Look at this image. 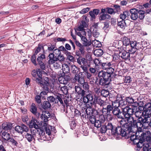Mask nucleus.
<instances>
[{"mask_svg":"<svg viewBox=\"0 0 151 151\" xmlns=\"http://www.w3.org/2000/svg\"><path fill=\"white\" fill-rule=\"evenodd\" d=\"M48 123H29V126L32 124V127L36 129H38L37 131L38 132V134L39 137H36V135L34 134L32 135L29 133L27 132L25 135V138L29 142H31L33 139H36L40 141V140H45L46 139L45 137V131L46 134L48 135H50L52 132H55V130L54 127L48 125Z\"/></svg>","mask_w":151,"mask_h":151,"instance_id":"1","label":"nucleus"},{"mask_svg":"<svg viewBox=\"0 0 151 151\" xmlns=\"http://www.w3.org/2000/svg\"><path fill=\"white\" fill-rule=\"evenodd\" d=\"M135 125L133 123H124L122 127L118 126V134L122 137H129L131 133H134V128Z\"/></svg>","mask_w":151,"mask_h":151,"instance_id":"2","label":"nucleus"},{"mask_svg":"<svg viewBox=\"0 0 151 151\" xmlns=\"http://www.w3.org/2000/svg\"><path fill=\"white\" fill-rule=\"evenodd\" d=\"M36 71L37 78H36V82L39 84L40 86L45 90L47 91L49 85V79L45 78L44 80H42V73L40 69Z\"/></svg>","mask_w":151,"mask_h":151,"instance_id":"3","label":"nucleus"},{"mask_svg":"<svg viewBox=\"0 0 151 151\" xmlns=\"http://www.w3.org/2000/svg\"><path fill=\"white\" fill-rule=\"evenodd\" d=\"M129 12L131 14L130 17L132 20H135L138 18L142 20L145 17V11L142 10L133 8L131 9Z\"/></svg>","mask_w":151,"mask_h":151,"instance_id":"4","label":"nucleus"},{"mask_svg":"<svg viewBox=\"0 0 151 151\" xmlns=\"http://www.w3.org/2000/svg\"><path fill=\"white\" fill-rule=\"evenodd\" d=\"M143 144L141 143V145L137 144V147L135 148L136 151H139L140 149L143 146V151H151V137L147 136L145 138Z\"/></svg>","mask_w":151,"mask_h":151,"instance_id":"5","label":"nucleus"},{"mask_svg":"<svg viewBox=\"0 0 151 151\" xmlns=\"http://www.w3.org/2000/svg\"><path fill=\"white\" fill-rule=\"evenodd\" d=\"M85 105L84 104V106ZM92 106L93 108L94 107V108L93 109L90 106L87 107L86 108H85L84 106L82 107L83 108L84 110L85 111L87 115L91 116L93 115V114L94 115L100 114V110L97 109H98V105L96 104L93 103L92 104Z\"/></svg>","mask_w":151,"mask_h":151,"instance_id":"6","label":"nucleus"},{"mask_svg":"<svg viewBox=\"0 0 151 151\" xmlns=\"http://www.w3.org/2000/svg\"><path fill=\"white\" fill-rule=\"evenodd\" d=\"M113 107L109 104H108L106 106V108L103 107L102 110H100V114L101 113L105 115L106 116V119L108 121L111 120L112 118L110 115L111 111L113 110Z\"/></svg>","mask_w":151,"mask_h":151,"instance_id":"7","label":"nucleus"},{"mask_svg":"<svg viewBox=\"0 0 151 151\" xmlns=\"http://www.w3.org/2000/svg\"><path fill=\"white\" fill-rule=\"evenodd\" d=\"M114 106L122 107L127 104L126 101L123 99L122 97L120 95H118L116 97V99L114 102H112V105Z\"/></svg>","mask_w":151,"mask_h":151,"instance_id":"8","label":"nucleus"},{"mask_svg":"<svg viewBox=\"0 0 151 151\" xmlns=\"http://www.w3.org/2000/svg\"><path fill=\"white\" fill-rule=\"evenodd\" d=\"M113 74L110 72L107 71L106 72H105L103 70H101L99 72L98 76L100 78L111 81V76Z\"/></svg>","mask_w":151,"mask_h":151,"instance_id":"9","label":"nucleus"},{"mask_svg":"<svg viewBox=\"0 0 151 151\" xmlns=\"http://www.w3.org/2000/svg\"><path fill=\"white\" fill-rule=\"evenodd\" d=\"M136 110L135 108H130L128 106H126L124 108H122V111L123 112L124 117L126 116H130L133 115Z\"/></svg>","mask_w":151,"mask_h":151,"instance_id":"10","label":"nucleus"},{"mask_svg":"<svg viewBox=\"0 0 151 151\" xmlns=\"http://www.w3.org/2000/svg\"><path fill=\"white\" fill-rule=\"evenodd\" d=\"M141 134V135H139L138 137L136 138V139L138 140V141L135 140V142H133L134 144H136L137 145V144H139V145H141V143L143 144L144 143V141L145 140V138L147 136H146V133H142Z\"/></svg>","mask_w":151,"mask_h":151,"instance_id":"11","label":"nucleus"},{"mask_svg":"<svg viewBox=\"0 0 151 151\" xmlns=\"http://www.w3.org/2000/svg\"><path fill=\"white\" fill-rule=\"evenodd\" d=\"M126 50L125 48L119 52V56L122 59L125 60H130V53Z\"/></svg>","mask_w":151,"mask_h":151,"instance_id":"12","label":"nucleus"},{"mask_svg":"<svg viewBox=\"0 0 151 151\" xmlns=\"http://www.w3.org/2000/svg\"><path fill=\"white\" fill-rule=\"evenodd\" d=\"M145 115L138 118L137 123H151V116Z\"/></svg>","mask_w":151,"mask_h":151,"instance_id":"13","label":"nucleus"},{"mask_svg":"<svg viewBox=\"0 0 151 151\" xmlns=\"http://www.w3.org/2000/svg\"><path fill=\"white\" fill-rule=\"evenodd\" d=\"M115 105L114 104V105H113L114 108L113 109L112 112L114 115L116 116L118 118L122 119L124 117L123 112L122 111V112L120 111V110L118 108V106H114V105Z\"/></svg>","mask_w":151,"mask_h":151,"instance_id":"14","label":"nucleus"},{"mask_svg":"<svg viewBox=\"0 0 151 151\" xmlns=\"http://www.w3.org/2000/svg\"><path fill=\"white\" fill-rule=\"evenodd\" d=\"M50 116V114L48 111H43L41 115L40 118L45 123L48 121V119Z\"/></svg>","mask_w":151,"mask_h":151,"instance_id":"15","label":"nucleus"},{"mask_svg":"<svg viewBox=\"0 0 151 151\" xmlns=\"http://www.w3.org/2000/svg\"><path fill=\"white\" fill-rule=\"evenodd\" d=\"M111 81L105 79L100 78L99 84L100 85L103 86V88H107L110 87Z\"/></svg>","mask_w":151,"mask_h":151,"instance_id":"16","label":"nucleus"},{"mask_svg":"<svg viewBox=\"0 0 151 151\" xmlns=\"http://www.w3.org/2000/svg\"><path fill=\"white\" fill-rule=\"evenodd\" d=\"M15 130L18 132L22 134L24 131L27 132L29 128L27 126L23 124L21 126H16L15 127Z\"/></svg>","mask_w":151,"mask_h":151,"instance_id":"17","label":"nucleus"},{"mask_svg":"<svg viewBox=\"0 0 151 151\" xmlns=\"http://www.w3.org/2000/svg\"><path fill=\"white\" fill-rule=\"evenodd\" d=\"M107 130H111V132L114 134H118V126L117 127H114L112 123H108L106 126Z\"/></svg>","mask_w":151,"mask_h":151,"instance_id":"18","label":"nucleus"},{"mask_svg":"<svg viewBox=\"0 0 151 151\" xmlns=\"http://www.w3.org/2000/svg\"><path fill=\"white\" fill-rule=\"evenodd\" d=\"M85 46L83 45L81 47H79L78 50H76V56L81 57L84 55L85 52Z\"/></svg>","mask_w":151,"mask_h":151,"instance_id":"19","label":"nucleus"},{"mask_svg":"<svg viewBox=\"0 0 151 151\" xmlns=\"http://www.w3.org/2000/svg\"><path fill=\"white\" fill-rule=\"evenodd\" d=\"M122 120L120 121L121 122H125L126 123H137L136 121L134 120L133 118L130 116H126L122 118Z\"/></svg>","mask_w":151,"mask_h":151,"instance_id":"20","label":"nucleus"},{"mask_svg":"<svg viewBox=\"0 0 151 151\" xmlns=\"http://www.w3.org/2000/svg\"><path fill=\"white\" fill-rule=\"evenodd\" d=\"M111 65H110L109 69L108 71L110 72L111 73H113L114 71L117 70L118 68V63H117L111 62Z\"/></svg>","mask_w":151,"mask_h":151,"instance_id":"21","label":"nucleus"},{"mask_svg":"<svg viewBox=\"0 0 151 151\" xmlns=\"http://www.w3.org/2000/svg\"><path fill=\"white\" fill-rule=\"evenodd\" d=\"M74 79L75 82H78L81 84L83 83L85 81L84 77L80 75L79 74H75Z\"/></svg>","mask_w":151,"mask_h":151,"instance_id":"22","label":"nucleus"},{"mask_svg":"<svg viewBox=\"0 0 151 151\" xmlns=\"http://www.w3.org/2000/svg\"><path fill=\"white\" fill-rule=\"evenodd\" d=\"M37 108L35 104L32 103L30 106V111L31 112L36 116L37 117H39L40 116V114L37 111Z\"/></svg>","mask_w":151,"mask_h":151,"instance_id":"23","label":"nucleus"},{"mask_svg":"<svg viewBox=\"0 0 151 151\" xmlns=\"http://www.w3.org/2000/svg\"><path fill=\"white\" fill-rule=\"evenodd\" d=\"M62 70L63 73L60 74L61 76H64L65 74L68 73L70 71V68L68 65L66 63H64L62 65Z\"/></svg>","mask_w":151,"mask_h":151,"instance_id":"24","label":"nucleus"},{"mask_svg":"<svg viewBox=\"0 0 151 151\" xmlns=\"http://www.w3.org/2000/svg\"><path fill=\"white\" fill-rule=\"evenodd\" d=\"M75 90L77 93L81 96H84L86 93V91L78 86H75Z\"/></svg>","mask_w":151,"mask_h":151,"instance_id":"25","label":"nucleus"},{"mask_svg":"<svg viewBox=\"0 0 151 151\" xmlns=\"http://www.w3.org/2000/svg\"><path fill=\"white\" fill-rule=\"evenodd\" d=\"M77 62L80 65H82V63L83 65H87L88 66H90V65L88 64L86 59L82 58V57H79V58L77 59Z\"/></svg>","mask_w":151,"mask_h":151,"instance_id":"26","label":"nucleus"},{"mask_svg":"<svg viewBox=\"0 0 151 151\" xmlns=\"http://www.w3.org/2000/svg\"><path fill=\"white\" fill-rule=\"evenodd\" d=\"M144 110L146 111L147 114L150 115V113L151 112V103L148 102L145 104L144 106Z\"/></svg>","mask_w":151,"mask_h":151,"instance_id":"27","label":"nucleus"},{"mask_svg":"<svg viewBox=\"0 0 151 151\" xmlns=\"http://www.w3.org/2000/svg\"><path fill=\"white\" fill-rule=\"evenodd\" d=\"M1 137L2 139L4 141H9L11 137L10 134L7 132L4 131L1 133Z\"/></svg>","mask_w":151,"mask_h":151,"instance_id":"28","label":"nucleus"},{"mask_svg":"<svg viewBox=\"0 0 151 151\" xmlns=\"http://www.w3.org/2000/svg\"><path fill=\"white\" fill-rule=\"evenodd\" d=\"M100 10L98 9H94L93 11H90L89 13L92 19H95L96 16L98 14Z\"/></svg>","mask_w":151,"mask_h":151,"instance_id":"29","label":"nucleus"},{"mask_svg":"<svg viewBox=\"0 0 151 151\" xmlns=\"http://www.w3.org/2000/svg\"><path fill=\"white\" fill-rule=\"evenodd\" d=\"M110 65H111V62L107 61L106 62L101 63V67L103 69L108 71Z\"/></svg>","mask_w":151,"mask_h":151,"instance_id":"30","label":"nucleus"},{"mask_svg":"<svg viewBox=\"0 0 151 151\" xmlns=\"http://www.w3.org/2000/svg\"><path fill=\"white\" fill-rule=\"evenodd\" d=\"M88 26V24L85 21H82L81 23L80 24L78 27L76 29V30L78 31H82L84 30V28L87 27Z\"/></svg>","mask_w":151,"mask_h":151,"instance_id":"31","label":"nucleus"},{"mask_svg":"<svg viewBox=\"0 0 151 151\" xmlns=\"http://www.w3.org/2000/svg\"><path fill=\"white\" fill-rule=\"evenodd\" d=\"M133 125H135V127H134V129H134V130H135V132H136L137 130V132L138 133V134L139 135V133H141V134H142V133H143V132H142V129L144 130V129H146L144 128L143 127H142V126L140 125V124L139 125L140 126V127H138L137 126V123H133Z\"/></svg>","mask_w":151,"mask_h":151,"instance_id":"32","label":"nucleus"},{"mask_svg":"<svg viewBox=\"0 0 151 151\" xmlns=\"http://www.w3.org/2000/svg\"><path fill=\"white\" fill-rule=\"evenodd\" d=\"M98 115V116L96 117L97 122H99V123H104L105 120V117L104 116L105 115L104 114L102 113L100 114H96Z\"/></svg>","mask_w":151,"mask_h":151,"instance_id":"33","label":"nucleus"},{"mask_svg":"<svg viewBox=\"0 0 151 151\" xmlns=\"http://www.w3.org/2000/svg\"><path fill=\"white\" fill-rule=\"evenodd\" d=\"M139 135L138 133L136 132L135 133L134 132V133H133V132L132 133H131L129 137H130L131 141H132L133 142H135V140H138L136 139V138L138 137Z\"/></svg>","mask_w":151,"mask_h":151,"instance_id":"34","label":"nucleus"},{"mask_svg":"<svg viewBox=\"0 0 151 151\" xmlns=\"http://www.w3.org/2000/svg\"><path fill=\"white\" fill-rule=\"evenodd\" d=\"M55 103H58V101L60 102V104L62 105L63 108L65 107V105L63 103V101L62 99V96L60 94H58L55 97Z\"/></svg>","mask_w":151,"mask_h":151,"instance_id":"35","label":"nucleus"},{"mask_svg":"<svg viewBox=\"0 0 151 151\" xmlns=\"http://www.w3.org/2000/svg\"><path fill=\"white\" fill-rule=\"evenodd\" d=\"M122 41L123 45L125 46L124 47V48H126L127 46L129 45L130 42V39L126 37H124L122 39Z\"/></svg>","mask_w":151,"mask_h":151,"instance_id":"36","label":"nucleus"},{"mask_svg":"<svg viewBox=\"0 0 151 151\" xmlns=\"http://www.w3.org/2000/svg\"><path fill=\"white\" fill-rule=\"evenodd\" d=\"M81 39L83 42V43L84 46H88L91 44V41H88L85 37L82 36Z\"/></svg>","mask_w":151,"mask_h":151,"instance_id":"37","label":"nucleus"},{"mask_svg":"<svg viewBox=\"0 0 151 151\" xmlns=\"http://www.w3.org/2000/svg\"><path fill=\"white\" fill-rule=\"evenodd\" d=\"M12 127V123H3L2 124V128L5 130H10Z\"/></svg>","mask_w":151,"mask_h":151,"instance_id":"38","label":"nucleus"},{"mask_svg":"<svg viewBox=\"0 0 151 151\" xmlns=\"http://www.w3.org/2000/svg\"><path fill=\"white\" fill-rule=\"evenodd\" d=\"M131 47L129 45L127 46L126 48H125L126 50L130 52V54H134L136 52L138 48L134 47Z\"/></svg>","mask_w":151,"mask_h":151,"instance_id":"39","label":"nucleus"},{"mask_svg":"<svg viewBox=\"0 0 151 151\" xmlns=\"http://www.w3.org/2000/svg\"><path fill=\"white\" fill-rule=\"evenodd\" d=\"M117 25L122 29H124L126 26V24L125 21L124 20H122L121 21L118 22Z\"/></svg>","mask_w":151,"mask_h":151,"instance_id":"40","label":"nucleus"},{"mask_svg":"<svg viewBox=\"0 0 151 151\" xmlns=\"http://www.w3.org/2000/svg\"><path fill=\"white\" fill-rule=\"evenodd\" d=\"M88 125L90 126V127L91 128L93 129L95 127L97 129L100 127L102 125V123H87Z\"/></svg>","mask_w":151,"mask_h":151,"instance_id":"41","label":"nucleus"},{"mask_svg":"<svg viewBox=\"0 0 151 151\" xmlns=\"http://www.w3.org/2000/svg\"><path fill=\"white\" fill-rule=\"evenodd\" d=\"M42 107L44 109H46L51 107L50 103L48 101H45L41 104Z\"/></svg>","mask_w":151,"mask_h":151,"instance_id":"42","label":"nucleus"},{"mask_svg":"<svg viewBox=\"0 0 151 151\" xmlns=\"http://www.w3.org/2000/svg\"><path fill=\"white\" fill-rule=\"evenodd\" d=\"M103 54V50L100 49H96L94 52L95 55L98 57L101 56Z\"/></svg>","mask_w":151,"mask_h":151,"instance_id":"43","label":"nucleus"},{"mask_svg":"<svg viewBox=\"0 0 151 151\" xmlns=\"http://www.w3.org/2000/svg\"><path fill=\"white\" fill-rule=\"evenodd\" d=\"M111 16L107 14H103L99 17V19L100 20H104L110 18Z\"/></svg>","mask_w":151,"mask_h":151,"instance_id":"44","label":"nucleus"},{"mask_svg":"<svg viewBox=\"0 0 151 151\" xmlns=\"http://www.w3.org/2000/svg\"><path fill=\"white\" fill-rule=\"evenodd\" d=\"M128 16H129V14L128 12L125 11L123 12V14H121L120 15V18L122 20H124L126 19Z\"/></svg>","mask_w":151,"mask_h":151,"instance_id":"45","label":"nucleus"},{"mask_svg":"<svg viewBox=\"0 0 151 151\" xmlns=\"http://www.w3.org/2000/svg\"><path fill=\"white\" fill-rule=\"evenodd\" d=\"M96 101L97 103L96 104L97 105L98 104L101 106H102L103 107L105 106V105L106 103L104 102V101L100 99H97L96 100Z\"/></svg>","mask_w":151,"mask_h":151,"instance_id":"46","label":"nucleus"},{"mask_svg":"<svg viewBox=\"0 0 151 151\" xmlns=\"http://www.w3.org/2000/svg\"><path fill=\"white\" fill-rule=\"evenodd\" d=\"M60 88L61 91L64 94L67 95L68 93V90L67 86H62Z\"/></svg>","mask_w":151,"mask_h":151,"instance_id":"47","label":"nucleus"},{"mask_svg":"<svg viewBox=\"0 0 151 151\" xmlns=\"http://www.w3.org/2000/svg\"><path fill=\"white\" fill-rule=\"evenodd\" d=\"M101 94L103 96L106 97L109 96V92L107 90H102L101 91Z\"/></svg>","mask_w":151,"mask_h":151,"instance_id":"48","label":"nucleus"},{"mask_svg":"<svg viewBox=\"0 0 151 151\" xmlns=\"http://www.w3.org/2000/svg\"><path fill=\"white\" fill-rule=\"evenodd\" d=\"M140 125L142 126V127L144 128L150 129V128H151V123H140Z\"/></svg>","mask_w":151,"mask_h":151,"instance_id":"49","label":"nucleus"},{"mask_svg":"<svg viewBox=\"0 0 151 151\" xmlns=\"http://www.w3.org/2000/svg\"><path fill=\"white\" fill-rule=\"evenodd\" d=\"M139 43H137L136 41H130V42L129 45L131 47H134L138 48V47L137 46V45Z\"/></svg>","mask_w":151,"mask_h":151,"instance_id":"50","label":"nucleus"},{"mask_svg":"<svg viewBox=\"0 0 151 151\" xmlns=\"http://www.w3.org/2000/svg\"><path fill=\"white\" fill-rule=\"evenodd\" d=\"M92 43L94 47H99L101 45L100 42L96 40H93L92 42H91Z\"/></svg>","mask_w":151,"mask_h":151,"instance_id":"51","label":"nucleus"},{"mask_svg":"<svg viewBox=\"0 0 151 151\" xmlns=\"http://www.w3.org/2000/svg\"><path fill=\"white\" fill-rule=\"evenodd\" d=\"M134 113L136 117L138 118L140 117H142L143 114L142 112L141 111H139L136 110V111H134Z\"/></svg>","mask_w":151,"mask_h":151,"instance_id":"52","label":"nucleus"},{"mask_svg":"<svg viewBox=\"0 0 151 151\" xmlns=\"http://www.w3.org/2000/svg\"><path fill=\"white\" fill-rule=\"evenodd\" d=\"M45 55L44 54H41L40 56H39L37 59V60L38 63L42 62L43 60L45 59Z\"/></svg>","mask_w":151,"mask_h":151,"instance_id":"53","label":"nucleus"},{"mask_svg":"<svg viewBox=\"0 0 151 151\" xmlns=\"http://www.w3.org/2000/svg\"><path fill=\"white\" fill-rule=\"evenodd\" d=\"M43 49V47L40 44H38L36 49L35 50L34 54L36 55L39 53L41 50V48Z\"/></svg>","mask_w":151,"mask_h":151,"instance_id":"54","label":"nucleus"},{"mask_svg":"<svg viewBox=\"0 0 151 151\" xmlns=\"http://www.w3.org/2000/svg\"><path fill=\"white\" fill-rule=\"evenodd\" d=\"M101 126L100 127L101 132L102 133H105L107 130L106 129V125L104 124V123H102Z\"/></svg>","mask_w":151,"mask_h":151,"instance_id":"55","label":"nucleus"},{"mask_svg":"<svg viewBox=\"0 0 151 151\" xmlns=\"http://www.w3.org/2000/svg\"><path fill=\"white\" fill-rule=\"evenodd\" d=\"M57 56H55L53 58L49 59L48 60V63L49 64H53L55 61H57Z\"/></svg>","mask_w":151,"mask_h":151,"instance_id":"56","label":"nucleus"},{"mask_svg":"<svg viewBox=\"0 0 151 151\" xmlns=\"http://www.w3.org/2000/svg\"><path fill=\"white\" fill-rule=\"evenodd\" d=\"M89 118L91 123H97L96 117L94 115H92L90 116Z\"/></svg>","mask_w":151,"mask_h":151,"instance_id":"57","label":"nucleus"},{"mask_svg":"<svg viewBox=\"0 0 151 151\" xmlns=\"http://www.w3.org/2000/svg\"><path fill=\"white\" fill-rule=\"evenodd\" d=\"M124 81L125 83H129L132 80L130 76H126L124 78Z\"/></svg>","mask_w":151,"mask_h":151,"instance_id":"58","label":"nucleus"},{"mask_svg":"<svg viewBox=\"0 0 151 151\" xmlns=\"http://www.w3.org/2000/svg\"><path fill=\"white\" fill-rule=\"evenodd\" d=\"M71 70L72 72L73 73L76 74L78 72V68L75 65L71 66Z\"/></svg>","mask_w":151,"mask_h":151,"instance_id":"59","label":"nucleus"},{"mask_svg":"<svg viewBox=\"0 0 151 151\" xmlns=\"http://www.w3.org/2000/svg\"><path fill=\"white\" fill-rule=\"evenodd\" d=\"M93 62L95 64L96 67L99 68V66H101V62L99 60V59H96L93 60Z\"/></svg>","mask_w":151,"mask_h":151,"instance_id":"60","label":"nucleus"},{"mask_svg":"<svg viewBox=\"0 0 151 151\" xmlns=\"http://www.w3.org/2000/svg\"><path fill=\"white\" fill-rule=\"evenodd\" d=\"M31 74L32 76V79L36 81V78H37V77L36 70H33Z\"/></svg>","mask_w":151,"mask_h":151,"instance_id":"61","label":"nucleus"},{"mask_svg":"<svg viewBox=\"0 0 151 151\" xmlns=\"http://www.w3.org/2000/svg\"><path fill=\"white\" fill-rule=\"evenodd\" d=\"M53 53L54 54H55V56H56L57 57L60 55L61 52L58 49L56 48L55 50H54Z\"/></svg>","mask_w":151,"mask_h":151,"instance_id":"62","label":"nucleus"},{"mask_svg":"<svg viewBox=\"0 0 151 151\" xmlns=\"http://www.w3.org/2000/svg\"><path fill=\"white\" fill-rule=\"evenodd\" d=\"M8 141L11 142L13 145L15 146H17L18 144L17 142L12 137H11L9 139Z\"/></svg>","mask_w":151,"mask_h":151,"instance_id":"63","label":"nucleus"},{"mask_svg":"<svg viewBox=\"0 0 151 151\" xmlns=\"http://www.w3.org/2000/svg\"><path fill=\"white\" fill-rule=\"evenodd\" d=\"M126 100L127 102L130 104L133 103L134 102V100L132 97H127Z\"/></svg>","mask_w":151,"mask_h":151,"instance_id":"64","label":"nucleus"}]
</instances>
